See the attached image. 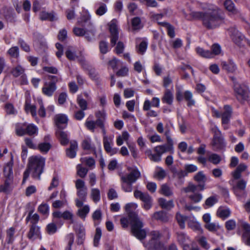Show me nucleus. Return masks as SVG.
<instances>
[{
  "label": "nucleus",
  "mask_w": 250,
  "mask_h": 250,
  "mask_svg": "<svg viewBox=\"0 0 250 250\" xmlns=\"http://www.w3.org/2000/svg\"><path fill=\"white\" fill-rule=\"evenodd\" d=\"M201 8L204 12L192 11L190 16L193 19L202 21L203 25L208 29L218 27L224 21L221 9L215 4L209 3H201Z\"/></svg>",
  "instance_id": "f257e3e1"
},
{
  "label": "nucleus",
  "mask_w": 250,
  "mask_h": 250,
  "mask_svg": "<svg viewBox=\"0 0 250 250\" xmlns=\"http://www.w3.org/2000/svg\"><path fill=\"white\" fill-rule=\"evenodd\" d=\"M56 89L57 86L55 82L45 83L42 88V92L44 95L48 97H51Z\"/></svg>",
  "instance_id": "ddd939ff"
},
{
  "label": "nucleus",
  "mask_w": 250,
  "mask_h": 250,
  "mask_svg": "<svg viewBox=\"0 0 250 250\" xmlns=\"http://www.w3.org/2000/svg\"><path fill=\"white\" fill-rule=\"evenodd\" d=\"M224 6L231 15H236L240 14L239 10L235 7L231 0H226L224 2Z\"/></svg>",
  "instance_id": "f3484780"
},
{
  "label": "nucleus",
  "mask_w": 250,
  "mask_h": 250,
  "mask_svg": "<svg viewBox=\"0 0 250 250\" xmlns=\"http://www.w3.org/2000/svg\"><path fill=\"white\" fill-rule=\"evenodd\" d=\"M77 148V142L76 141L71 142L70 147L66 149V155L70 158H74L76 155Z\"/></svg>",
  "instance_id": "a878e982"
},
{
  "label": "nucleus",
  "mask_w": 250,
  "mask_h": 250,
  "mask_svg": "<svg viewBox=\"0 0 250 250\" xmlns=\"http://www.w3.org/2000/svg\"><path fill=\"white\" fill-rule=\"evenodd\" d=\"M15 232V229L11 227L6 231V241L8 244L13 243L14 240V235Z\"/></svg>",
  "instance_id": "37998d69"
},
{
  "label": "nucleus",
  "mask_w": 250,
  "mask_h": 250,
  "mask_svg": "<svg viewBox=\"0 0 250 250\" xmlns=\"http://www.w3.org/2000/svg\"><path fill=\"white\" fill-rule=\"evenodd\" d=\"M154 151L162 157V154L167 152H173V146H170L169 145L158 146L154 148Z\"/></svg>",
  "instance_id": "b1692460"
},
{
  "label": "nucleus",
  "mask_w": 250,
  "mask_h": 250,
  "mask_svg": "<svg viewBox=\"0 0 250 250\" xmlns=\"http://www.w3.org/2000/svg\"><path fill=\"white\" fill-rule=\"evenodd\" d=\"M230 36L233 42L237 45H240L242 41L244 39V36L235 28L229 30Z\"/></svg>",
  "instance_id": "4468645a"
},
{
  "label": "nucleus",
  "mask_w": 250,
  "mask_h": 250,
  "mask_svg": "<svg viewBox=\"0 0 250 250\" xmlns=\"http://www.w3.org/2000/svg\"><path fill=\"white\" fill-rule=\"evenodd\" d=\"M165 233L167 235V239H169L170 234L167 228H165L162 231L158 230L151 231L148 234L150 240L147 242L144 243V246L148 250H163L164 248V244L162 240Z\"/></svg>",
  "instance_id": "20e7f679"
},
{
  "label": "nucleus",
  "mask_w": 250,
  "mask_h": 250,
  "mask_svg": "<svg viewBox=\"0 0 250 250\" xmlns=\"http://www.w3.org/2000/svg\"><path fill=\"white\" fill-rule=\"evenodd\" d=\"M173 100V96L172 92L169 89H167L162 98V102L170 105L172 104Z\"/></svg>",
  "instance_id": "7c9ffc66"
},
{
  "label": "nucleus",
  "mask_w": 250,
  "mask_h": 250,
  "mask_svg": "<svg viewBox=\"0 0 250 250\" xmlns=\"http://www.w3.org/2000/svg\"><path fill=\"white\" fill-rule=\"evenodd\" d=\"M103 144L105 150L110 155H113L118 152V148L112 146L113 145L112 137L104 136L103 137Z\"/></svg>",
  "instance_id": "9b49d317"
},
{
  "label": "nucleus",
  "mask_w": 250,
  "mask_h": 250,
  "mask_svg": "<svg viewBox=\"0 0 250 250\" xmlns=\"http://www.w3.org/2000/svg\"><path fill=\"white\" fill-rule=\"evenodd\" d=\"M49 208L47 204H42L38 208V211L43 215L47 216L49 214Z\"/></svg>",
  "instance_id": "603ef678"
},
{
  "label": "nucleus",
  "mask_w": 250,
  "mask_h": 250,
  "mask_svg": "<svg viewBox=\"0 0 250 250\" xmlns=\"http://www.w3.org/2000/svg\"><path fill=\"white\" fill-rule=\"evenodd\" d=\"M188 226L191 229L195 231H198L201 233H203V230L202 229L199 223L193 220H189L188 223Z\"/></svg>",
  "instance_id": "e433bc0d"
},
{
  "label": "nucleus",
  "mask_w": 250,
  "mask_h": 250,
  "mask_svg": "<svg viewBox=\"0 0 250 250\" xmlns=\"http://www.w3.org/2000/svg\"><path fill=\"white\" fill-rule=\"evenodd\" d=\"M108 26L111 34L118 33L117 28V21L116 20H112L108 23Z\"/></svg>",
  "instance_id": "13d9d810"
},
{
  "label": "nucleus",
  "mask_w": 250,
  "mask_h": 250,
  "mask_svg": "<svg viewBox=\"0 0 250 250\" xmlns=\"http://www.w3.org/2000/svg\"><path fill=\"white\" fill-rule=\"evenodd\" d=\"M205 228L210 232H215L219 229V226L214 223H208L205 225Z\"/></svg>",
  "instance_id": "338daca9"
},
{
  "label": "nucleus",
  "mask_w": 250,
  "mask_h": 250,
  "mask_svg": "<svg viewBox=\"0 0 250 250\" xmlns=\"http://www.w3.org/2000/svg\"><path fill=\"white\" fill-rule=\"evenodd\" d=\"M56 135L62 145H66L68 144L69 140L67 135L65 132L62 130H58L56 132Z\"/></svg>",
  "instance_id": "473e14b6"
},
{
  "label": "nucleus",
  "mask_w": 250,
  "mask_h": 250,
  "mask_svg": "<svg viewBox=\"0 0 250 250\" xmlns=\"http://www.w3.org/2000/svg\"><path fill=\"white\" fill-rule=\"evenodd\" d=\"M127 172L120 174L122 189L126 192L132 190V184L141 177V173L136 167H128Z\"/></svg>",
  "instance_id": "39448f33"
},
{
  "label": "nucleus",
  "mask_w": 250,
  "mask_h": 250,
  "mask_svg": "<svg viewBox=\"0 0 250 250\" xmlns=\"http://www.w3.org/2000/svg\"><path fill=\"white\" fill-rule=\"evenodd\" d=\"M13 180L8 179L5 180L4 184L0 185V192L8 193L12 189Z\"/></svg>",
  "instance_id": "bb28decb"
},
{
  "label": "nucleus",
  "mask_w": 250,
  "mask_h": 250,
  "mask_svg": "<svg viewBox=\"0 0 250 250\" xmlns=\"http://www.w3.org/2000/svg\"><path fill=\"white\" fill-rule=\"evenodd\" d=\"M90 197L92 201L97 203L101 200V192L98 188H92L90 190Z\"/></svg>",
  "instance_id": "c756f323"
},
{
  "label": "nucleus",
  "mask_w": 250,
  "mask_h": 250,
  "mask_svg": "<svg viewBox=\"0 0 250 250\" xmlns=\"http://www.w3.org/2000/svg\"><path fill=\"white\" fill-rule=\"evenodd\" d=\"M233 89L235 96L239 102L243 103L248 99L249 90L246 85L233 81Z\"/></svg>",
  "instance_id": "6e6552de"
},
{
  "label": "nucleus",
  "mask_w": 250,
  "mask_h": 250,
  "mask_svg": "<svg viewBox=\"0 0 250 250\" xmlns=\"http://www.w3.org/2000/svg\"><path fill=\"white\" fill-rule=\"evenodd\" d=\"M5 109L6 112L9 115H15L17 112L14 105L10 103H7L5 104Z\"/></svg>",
  "instance_id": "680f3d73"
},
{
  "label": "nucleus",
  "mask_w": 250,
  "mask_h": 250,
  "mask_svg": "<svg viewBox=\"0 0 250 250\" xmlns=\"http://www.w3.org/2000/svg\"><path fill=\"white\" fill-rule=\"evenodd\" d=\"M153 219L160 221L163 223L167 222L169 219V215L165 211H159L154 213L152 216Z\"/></svg>",
  "instance_id": "a211bd4d"
},
{
  "label": "nucleus",
  "mask_w": 250,
  "mask_h": 250,
  "mask_svg": "<svg viewBox=\"0 0 250 250\" xmlns=\"http://www.w3.org/2000/svg\"><path fill=\"white\" fill-rule=\"evenodd\" d=\"M176 219L181 229H184L185 227V222L187 217L183 216L179 213H177Z\"/></svg>",
  "instance_id": "5fc2aeb1"
},
{
  "label": "nucleus",
  "mask_w": 250,
  "mask_h": 250,
  "mask_svg": "<svg viewBox=\"0 0 250 250\" xmlns=\"http://www.w3.org/2000/svg\"><path fill=\"white\" fill-rule=\"evenodd\" d=\"M231 214V211L229 208L220 207H219L216 212V215L225 220L228 218Z\"/></svg>",
  "instance_id": "5701e85b"
},
{
  "label": "nucleus",
  "mask_w": 250,
  "mask_h": 250,
  "mask_svg": "<svg viewBox=\"0 0 250 250\" xmlns=\"http://www.w3.org/2000/svg\"><path fill=\"white\" fill-rule=\"evenodd\" d=\"M223 69L229 72H234L237 69V66L235 63L231 60L229 61V62H223L222 63Z\"/></svg>",
  "instance_id": "c85d7f7f"
},
{
  "label": "nucleus",
  "mask_w": 250,
  "mask_h": 250,
  "mask_svg": "<svg viewBox=\"0 0 250 250\" xmlns=\"http://www.w3.org/2000/svg\"><path fill=\"white\" fill-rule=\"evenodd\" d=\"M247 166L244 163L239 164L234 171L232 172V175L234 179H239L241 177L242 172L247 169Z\"/></svg>",
  "instance_id": "412c9836"
},
{
  "label": "nucleus",
  "mask_w": 250,
  "mask_h": 250,
  "mask_svg": "<svg viewBox=\"0 0 250 250\" xmlns=\"http://www.w3.org/2000/svg\"><path fill=\"white\" fill-rule=\"evenodd\" d=\"M27 123H18L15 124V132L19 136H22L25 135Z\"/></svg>",
  "instance_id": "393cba45"
},
{
  "label": "nucleus",
  "mask_w": 250,
  "mask_h": 250,
  "mask_svg": "<svg viewBox=\"0 0 250 250\" xmlns=\"http://www.w3.org/2000/svg\"><path fill=\"white\" fill-rule=\"evenodd\" d=\"M103 144L105 150L110 155H113L118 152V148L112 146L113 145L112 137L104 136L103 137Z\"/></svg>",
  "instance_id": "9d476101"
},
{
  "label": "nucleus",
  "mask_w": 250,
  "mask_h": 250,
  "mask_svg": "<svg viewBox=\"0 0 250 250\" xmlns=\"http://www.w3.org/2000/svg\"><path fill=\"white\" fill-rule=\"evenodd\" d=\"M166 176L165 170L161 167H156L154 177L158 180H161L163 179Z\"/></svg>",
  "instance_id": "72a5a7b5"
},
{
  "label": "nucleus",
  "mask_w": 250,
  "mask_h": 250,
  "mask_svg": "<svg viewBox=\"0 0 250 250\" xmlns=\"http://www.w3.org/2000/svg\"><path fill=\"white\" fill-rule=\"evenodd\" d=\"M130 137L129 134L126 131H123L121 135L117 138L116 143L119 146L122 145L124 141L127 142Z\"/></svg>",
  "instance_id": "f704fd0d"
},
{
  "label": "nucleus",
  "mask_w": 250,
  "mask_h": 250,
  "mask_svg": "<svg viewBox=\"0 0 250 250\" xmlns=\"http://www.w3.org/2000/svg\"><path fill=\"white\" fill-rule=\"evenodd\" d=\"M81 161L82 163L88 166L90 168L92 169L94 167L95 162L93 158L92 157H83L81 159Z\"/></svg>",
  "instance_id": "a19ab883"
},
{
  "label": "nucleus",
  "mask_w": 250,
  "mask_h": 250,
  "mask_svg": "<svg viewBox=\"0 0 250 250\" xmlns=\"http://www.w3.org/2000/svg\"><path fill=\"white\" fill-rule=\"evenodd\" d=\"M212 145L216 149H220L225 146L226 144L222 134L213 136Z\"/></svg>",
  "instance_id": "6ab92c4d"
},
{
  "label": "nucleus",
  "mask_w": 250,
  "mask_h": 250,
  "mask_svg": "<svg viewBox=\"0 0 250 250\" xmlns=\"http://www.w3.org/2000/svg\"><path fill=\"white\" fill-rule=\"evenodd\" d=\"M40 18L41 20L54 21L55 16L53 13H47L45 11L42 12L40 14Z\"/></svg>",
  "instance_id": "79ce46f5"
},
{
  "label": "nucleus",
  "mask_w": 250,
  "mask_h": 250,
  "mask_svg": "<svg viewBox=\"0 0 250 250\" xmlns=\"http://www.w3.org/2000/svg\"><path fill=\"white\" fill-rule=\"evenodd\" d=\"M24 72V69L21 65H18L12 69L11 73L14 77H18L23 75Z\"/></svg>",
  "instance_id": "864d4df0"
},
{
  "label": "nucleus",
  "mask_w": 250,
  "mask_h": 250,
  "mask_svg": "<svg viewBox=\"0 0 250 250\" xmlns=\"http://www.w3.org/2000/svg\"><path fill=\"white\" fill-rule=\"evenodd\" d=\"M88 172V169L86 168L82 167L81 164H79L77 166V174L82 178L85 177Z\"/></svg>",
  "instance_id": "3c124183"
},
{
  "label": "nucleus",
  "mask_w": 250,
  "mask_h": 250,
  "mask_svg": "<svg viewBox=\"0 0 250 250\" xmlns=\"http://www.w3.org/2000/svg\"><path fill=\"white\" fill-rule=\"evenodd\" d=\"M177 240L180 245H184L188 240V237L183 232H177L176 233Z\"/></svg>",
  "instance_id": "c03bdc74"
},
{
  "label": "nucleus",
  "mask_w": 250,
  "mask_h": 250,
  "mask_svg": "<svg viewBox=\"0 0 250 250\" xmlns=\"http://www.w3.org/2000/svg\"><path fill=\"white\" fill-rule=\"evenodd\" d=\"M25 110L26 112H30L32 116L36 119L37 117L36 107L34 105H31L27 102L25 103Z\"/></svg>",
  "instance_id": "a18cd8bd"
},
{
  "label": "nucleus",
  "mask_w": 250,
  "mask_h": 250,
  "mask_svg": "<svg viewBox=\"0 0 250 250\" xmlns=\"http://www.w3.org/2000/svg\"><path fill=\"white\" fill-rule=\"evenodd\" d=\"M196 53L201 57L206 58H212V54L211 51L205 50L203 48L198 47L196 48Z\"/></svg>",
  "instance_id": "ea45409f"
},
{
  "label": "nucleus",
  "mask_w": 250,
  "mask_h": 250,
  "mask_svg": "<svg viewBox=\"0 0 250 250\" xmlns=\"http://www.w3.org/2000/svg\"><path fill=\"white\" fill-rule=\"evenodd\" d=\"M82 146L84 150H91L94 149V147L92 144L91 139L89 137H87L83 141Z\"/></svg>",
  "instance_id": "4c0bfd02"
},
{
  "label": "nucleus",
  "mask_w": 250,
  "mask_h": 250,
  "mask_svg": "<svg viewBox=\"0 0 250 250\" xmlns=\"http://www.w3.org/2000/svg\"><path fill=\"white\" fill-rule=\"evenodd\" d=\"M138 205L135 203L127 204L125 206L126 212L128 213L131 227V231L133 236L140 240L145 239L146 235V231L143 229L144 224L139 218L137 213L135 211Z\"/></svg>",
  "instance_id": "f03ea898"
},
{
  "label": "nucleus",
  "mask_w": 250,
  "mask_h": 250,
  "mask_svg": "<svg viewBox=\"0 0 250 250\" xmlns=\"http://www.w3.org/2000/svg\"><path fill=\"white\" fill-rule=\"evenodd\" d=\"M107 11L106 5L104 3H101L99 8L96 11V14L98 16L104 15Z\"/></svg>",
  "instance_id": "774afa93"
},
{
  "label": "nucleus",
  "mask_w": 250,
  "mask_h": 250,
  "mask_svg": "<svg viewBox=\"0 0 250 250\" xmlns=\"http://www.w3.org/2000/svg\"><path fill=\"white\" fill-rule=\"evenodd\" d=\"M160 192L166 196H169L173 194L172 189L166 184H164L161 186Z\"/></svg>",
  "instance_id": "de8ad7c7"
},
{
  "label": "nucleus",
  "mask_w": 250,
  "mask_h": 250,
  "mask_svg": "<svg viewBox=\"0 0 250 250\" xmlns=\"http://www.w3.org/2000/svg\"><path fill=\"white\" fill-rule=\"evenodd\" d=\"M150 17L151 19L154 21H156L158 24H159V22H161V20L165 17L167 16V10H164V11L162 13H151L150 14Z\"/></svg>",
  "instance_id": "58836bf2"
},
{
  "label": "nucleus",
  "mask_w": 250,
  "mask_h": 250,
  "mask_svg": "<svg viewBox=\"0 0 250 250\" xmlns=\"http://www.w3.org/2000/svg\"><path fill=\"white\" fill-rule=\"evenodd\" d=\"M218 200L215 196H210L205 201L204 207L205 208L213 206L217 202Z\"/></svg>",
  "instance_id": "09e8293b"
},
{
  "label": "nucleus",
  "mask_w": 250,
  "mask_h": 250,
  "mask_svg": "<svg viewBox=\"0 0 250 250\" xmlns=\"http://www.w3.org/2000/svg\"><path fill=\"white\" fill-rule=\"evenodd\" d=\"M205 189V184L195 185L192 183H189L187 187L183 188L182 191L186 193H191L188 195V199L194 203H198L202 200L203 195L201 193L195 192V191L197 190L203 191Z\"/></svg>",
  "instance_id": "423d86ee"
},
{
  "label": "nucleus",
  "mask_w": 250,
  "mask_h": 250,
  "mask_svg": "<svg viewBox=\"0 0 250 250\" xmlns=\"http://www.w3.org/2000/svg\"><path fill=\"white\" fill-rule=\"evenodd\" d=\"M75 187L77 189V195L78 197L76 199V205L77 207H81L83 203L86 201L87 194V188L85 186V182L80 179L75 181Z\"/></svg>",
  "instance_id": "0eeeda50"
},
{
  "label": "nucleus",
  "mask_w": 250,
  "mask_h": 250,
  "mask_svg": "<svg viewBox=\"0 0 250 250\" xmlns=\"http://www.w3.org/2000/svg\"><path fill=\"white\" fill-rule=\"evenodd\" d=\"M78 210L77 214L79 216L84 220L90 211L89 206L87 205H86L83 207L82 206Z\"/></svg>",
  "instance_id": "c9c22d12"
},
{
  "label": "nucleus",
  "mask_w": 250,
  "mask_h": 250,
  "mask_svg": "<svg viewBox=\"0 0 250 250\" xmlns=\"http://www.w3.org/2000/svg\"><path fill=\"white\" fill-rule=\"evenodd\" d=\"M194 179L198 183H203L202 184H205L206 177L203 171H199L194 175Z\"/></svg>",
  "instance_id": "6e6d98bb"
},
{
  "label": "nucleus",
  "mask_w": 250,
  "mask_h": 250,
  "mask_svg": "<svg viewBox=\"0 0 250 250\" xmlns=\"http://www.w3.org/2000/svg\"><path fill=\"white\" fill-rule=\"evenodd\" d=\"M158 203L162 208L167 210H170L174 206L173 201L172 200L167 201L165 199L161 198L159 199Z\"/></svg>",
  "instance_id": "cd10ccee"
},
{
  "label": "nucleus",
  "mask_w": 250,
  "mask_h": 250,
  "mask_svg": "<svg viewBox=\"0 0 250 250\" xmlns=\"http://www.w3.org/2000/svg\"><path fill=\"white\" fill-rule=\"evenodd\" d=\"M134 196L137 199H140L143 203V207L146 210L149 209L152 206V199L147 193L136 190L134 192Z\"/></svg>",
  "instance_id": "1a4fd4ad"
},
{
  "label": "nucleus",
  "mask_w": 250,
  "mask_h": 250,
  "mask_svg": "<svg viewBox=\"0 0 250 250\" xmlns=\"http://www.w3.org/2000/svg\"><path fill=\"white\" fill-rule=\"evenodd\" d=\"M208 160L209 162L213 164L217 165L219 164L221 161L220 157L216 154H211L209 155Z\"/></svg>",
  "instance_id": "69168bd1"
},
{
  "label": "nucleus",
  "mask_w": 250,
  "mask_h": 250,
  "mask_svg": "<svg viewBox=\"0 0 250 250\" xmlns=\"http://www.w3.org/2000/svg\"><path fill=\"white\" fill-rule=\"evenodd\" d=\"M37 147L41 152L47 153L50 149L51 145L49 143H42Z\"/></svg>",
  "instance_id": "4d7b16f0"
},
{
  "label": "nucleus",
  "mask_w": 250,
  "mask_h": 250,
  "mask_svg": "<svg viewBox=\"0 0 250 250\" xmlns=\"http://www.w3.org/2000/svg\"><path fill=\"white\" fill-rule=\"evenodd\" d=\"M232 110L231 107L229 105H225L224 107V111L222 113V124L223 125L229 124L231 117Z\"/></svg>",
  "instance_id": "dca6fc26"
},
{
  "label": "nucleus",
  "mask_w": 250,
  "mask_h": 250,
  "mask_svg": "<svg viewBox=\"0 0 250 250\" xmlns=\"http://www.w3.org/2000/svg\"><path fill=\"white\" fill-rule=\"evenodd\" d=\"M13 162L12 159L7 163L3 169V174L6 179H11L13 180L12 167Z\"/></svg>",
  "instance_id": "4be33fe9"
},
{
  "label": "nucleus",
  "mask_w": 250,
  "mask_h": 250,
  "mask_svg": "<svg viewBox=\"0 0 250 250\" xmlns=\"http://www.w3.org/2000/svg\"><path fill=\"white\" fill-rule=\"evenodd\" d=\"M198 242L199 245L206 250H208L210 249V245L208 243L206 238L205 236L200 237Z\"/></svg>",
  "instance_id": "052dcab7"
},
{
  "label": "nucleus",
  "mask_w": 250,
  "mask_h": 250,
  "mask_svg": "<svg viewBox=\"0 0 250 250\" xmlns=\"http://www.w3.org/2000/svg\"><path fill=\"white\" fill-rule=\"evenodd\" d=\"M27 236L31 241H34L37 239H41L42 236L40 227L37 225H31Z\"/></svg>",
  "instance_id": "f8f14e48"
},
{
  "label": "nucleus",
  "mask_w": 250,
  "mask_h": 250,
  "mask_svg": "<svg viewBox=\"0 0 250 250\" xmlns=\"http://www.w3.org/2000/svg\"><path fill=\"white\" fill-rule=\"evenodd\" d=\"M151 105L153 107H159L160 99L157 97H153L152 99L151 102L148 100H146L144 103L143 107V110L144 111H148L150 110Z\"/></svg>",
  "instance_id": "aec40b11"
},
{
  "label": "nucleus",
  "mask_w": 250,
  "mask_h": 250,
  "mask_svg": "<svg viewBox=\"0 0 250 250\" xmlns=\"http://www.w3.org/2000/svg\"><path fill=\"white\" fill-rule=\"evenodd\" d=\"M7 53L12 58H17L19 56V49L17 46L10 48Z\"/></svg>",
  "instance_id": "e2e57ef3"
},
{
  "label": "nucleus",
  "mask_w": 250,
  "mask_h": 250,
  "mask_svg": "<svg viewBox=\"0 0 250 250\" xmlns=\"http://www.w3.org/2000/svg\"><path fill=\"white\" fill-rule=\"evenodd\" d=\"M45 160L40 155H33L28 159L27 168L24 172L22 183H24L29 176L36 179L40 180L43 173Z\"/></svg>",
  "instance_id": "7ed1b4c3"
},
{
  "label": "nucleus",
  "mask_w": 250,
  "mask_h": 250,
  "mask_svg": "<svg viewBox=\"0 0 250 250\" xmlns=\"http://www.w3.org/2000/svg\"><path fill=\"white\" fill-rule=\"evenodd\" d=\"M38 133V128L35 125L32 124H27L25 135L29 136H34L37 135Z\"/></svg>",
  "instance_id": "2f4dec72"
},
{
  "label": "nucleus",
  "mask_w": 250,
  "mask_h": 250,
  "mask_svg": "<svg viewBox=\"0 0 250 250\" xmlns=\"http://www.w3.org/2000/svg\"><path fill=\"white\" fill-rule=\"evenodd\" d=\"M54 121L58 128L63 129L67 126L68 119L65 115L60 114L55 116Z\"/></svg>",
  "instance_id": "2eb2a0df"
},
{
  "label": "nucleus",
  "mask_w": 250,
  "mask_h": 250,
  "mask_svg": "<svg viewBox=\"0 0 250 250\" xmlns=\"http://www.w3.org/2000/svg\"><path fill=\"white\" fill-rule=\"evenodd\" d=\"M147 47V43L143 41L138 46H136L137 51L140 54H143L146 51Z\"/></svg>",
  "instance_id": "bf43d9fd"
},
{
  "label": "nucleus",
  "mask_w": 250,
  "mask_h": 250,
  "mask_svg": "<svg viewBox=\"0 0 250 250\" xmlns=\"http://www.w3.org/2000/svg\"><path fill=\"white\" fill-rule=\"evenodd\" d=\"M77 102L82 110H85L87 109V102L83 98L81 95H78Z\"/></svg>",
  "instance_id": "8fccbe9b"
},
{
  "label": "nucleus",
  "mask_w": 250,
  "mask_h": 250,
  "mask_svg": "<svg viewBox=\"0 0 250 250\" xmlns=\"http://www.w3.org/2000/svg\"><path fill=\"white\" fill-rule=\"evenodd\" d=\"M212 58L214 56L219 55L221 52V46L218 44H214L211 46Z\"/></svg>",
  "instance_id": "0e129e2a"
},
{
  "label": "nucleus",
  "mask_w": 250,
  "mask_h": 250,
  "mask_svg": "<svg viewBox=\"0 0 250 250\" xmlns=\"http://www.w3.org/2000/svg\"><path fill=\"white\" fill-rule=\"evenodd\" d=\"M185 99L188 102V105L191 106L194 105L195 101L192 99V94L189 91H186L184 94Z\"/></svg>",
  "instance_id": "49530a36"
}]
</instances>
